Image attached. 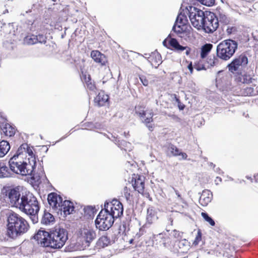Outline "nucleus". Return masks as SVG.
<instances>
[{
    "label": "nucleus",
    "mask_w": 258,
    "mask_h": 258,
    "mask_svg": "<svg viewBox=\"0 0 258 258\" xmlns=\"http://www.w3.org/2000/svg\"><path fill=\"white\" fill-rule=\"evenodd\" d=\"M147 127L149 128V129L150 130H152V127H152V126H151V125H147Z\"/></svg>",
    "instance_id": "obj_55"
},
{
    "label": "nucleus",
    "mask_w": 258,
    "mask_h": 258,
    "mask_svg": "<svg viewBox=\"0 0 258 258\" xmlns=\"http://www.w3.org/2000/svg\"><path fill=\"white\" fill-rule=\"evenodd\" d=\"M114 219L109 214V209L102 210L98 215L95 220V225L97 228L100 230H107L112 225Z\"/></svg>",
    "instance_id": "obj_6"
},
{
    "label": "nucleus",
    "mask_w": 258,
    "mask_h": 258,
    "mask_svg": "<svg viewBox=\"0 0 258 258\" xmlns=\"http://www.w3.org/2000/svg\"><path fill=\"white\" fill-rule=\"evenodd\" d=\"M140 79L144 86H147L148 85V80L145 77L142 76L140 77Z\"/></svg>",
    "instance_id": "obj_44"
},
{
    "label": "nucleus",
    "mask_w": 258,
    "mask_h": 258,
    "mask_svg": "<svg viewBox=\"0 0 258 258\" xmlns=\"http://www.w3.org/2000/svg\"><path fill=\"white\" fill-rule=\"evenodd\" d=\"M186 22V17L183 15H179L177 16L175 23L181 25L182 26H185Z\"/></svg>",
    "instance_id": "obj_36"
},
{
    "label": "nucleus",
    "mask_w": 258,
    "mask_h": 258,
    "mask_svg": "<svg viewBox=\"0 0 258 258\" xmlns=\"http://www.w3.org/2000/svg\"><path fill=\"white\" fill-rule=\"evenodd\" d=\"M213 45L211 44H206L201 48V57L202 58H205L211 51Z\"/></svg>",
    "instance_id": "obj_28"
},
{
    "label": "nucleus",
    "mask_w": 258,
    "mask_h": 258,
    "mask_svg": "<svg viewBox=\"0 0 258 258\" xmlns=\"http://www.w3.org/2000/svg\"><path fill=\"white\" fill-rule=\"evenodd\" d=\"M237 43L233 40L227 39L220 42L217 46V56L224 60H229L237 49Z\"/></svg>",
    "instance_id": "obj_5"
},
{
    "label": "nucleus",
    "mask_w": 258,
    "mask_h": 258,
    "mask_svg": "<svg viewBox=\"0 0 258 258\" xmlns=\"http://www.w3.org/2000/svg\"><path fill=\"white\" fill-rule=\"evenodd\" d=\"M10 149L9 143L6 141L0 142V158L4 157Z\"/></svg>",
    "instance_id": "obj_23"
},
{
    "label": "nucleus",
    "mask_w": 258,
    "mask_h": 258,
    "mask_svg": "<svg viewBox=\"0 0 258 258\" xmlns=\"http://www.w3.org/2000/svg\"><path fill=\"white\" fill-rule=\"evenodd\" d=\"M218 26L217 16L213 13L206 12V18L201 29H203L206 33H213L216 30Z\"/></svg>",
    "instance_id": "obj_9"
},
{
    "label": "nucleus",
    "mask_w": 258,
    "mask_h": 258,
    "mask_svg": "<svg viewBox=\"0 0 258 258\" xmlns=\"http://www.w3.org/2000/svg\"><path fill=\"white\" fill-rule=\"evenodd\" d=\"M132 241H133V239L131 240V241H130V243H132Z\"/></svg>",
    "instance_id": "obj_58"
},
{
    "label": "nucleus",
    "mask_w": 258,
    "mask_h": 258,
    "mask_svg": "<svg viewBox=\"0 0 258 258\" xmlns=\"http://www.w3.org/2000/svg\"><path fill=\"white\" fill-rule=\"evenodd\" d=\"M22 187L18 186L10 189L8 191V196L12 206L18 208L22 199Z\"/></svg>",
    "instance_id": "obj_11"
},
{
    "label": "nucleus",
    "mask_w": 258,
    "mask_h": 258,
    "mask_svg": "<svg viewBox=\"0 0 258 258\" xmlns=\"http://www.w3.org/2000/svg\"><path fill=\"white\" fill-rule=\"evenodd\" d=\"M110 242V239L107 236H101L98 241V244L102 247L107 246Z\"/></svg>",
    "instance_id": "obj_32"
},
{
    "label": "nucleus",
    "mask_w": 258,
    "mask_h": 258,
    "mask_svg": "<svg viewBox=\"0 0 258 258\" xmlns=\"http://www.w3.org/2000/svg\"><path fill=\"white\" fill-rule=\"evenodd\" d=\"M256 180H258V174L255 176Z\"/></svg>",
    "instance_id": "obj_57"
},
{
    "label": "nucleus",
    "mask_w": 258,
    "mask_h": 258,
    "mask_svg": "<svg viewBox=\"0 0 258 258\" xmlns=\"http://www.w3.org/2000/svg\"><path fill=\"white\" fill-rule=\"evenodd\" d=\"M34 238L41 246L60 248L64 245L68 239V231L59 227L55 228L50 233L39 230L34 236Z\"/></svg>",
    "instance_id": "obj_1"
},
{
    "label": "nucleus",
    "mask_w": 258,
    "mask_h": 258,
    "mask_svg": "<svg viewBox=\"0 0 258 258\" xmlns=\"http://www.w3.org/2000/svg\"><path fill=\"white\" fill-rule=\"evenodd\" d=\"M231 258H233V257H231Z\"/></svg>",
    "instance_id": "obj_60"
},
{
    "label": "nucleus",
    "mask_w": 258,
    "mask_h": 258,
    "mask_svg": "<svg viewBox=\"0 0 258 258\" xmlns=\"http://www.w3.org/2000/svg\"><path fill=\"white\" fill-rule=\"evenodd\" d=\"M54 218L53 216L48 213L45 212L44 213L43 216L41 219V223L44 225H50L54 223Z\"/></svg>",
    "instance_id": "obj_24"
},
{
    "label": "nucleus",
    "mask_w": 258,
    "mask_h": 258,
    "mask_svg": "<svg viewBox=\"0 0 258 258\" xmlns=\"http://www.w3.org/2000/svg\"><path fill=\"white\" fill-rule=\"evenodd\" d=\"M169 40V38H167L163 41V45L165 46L166 47L168 48H170V46L168 44V41Z\"/></svg>",
    "instance_id": "obj_49"
},
{
    "label": "nucleus",
    "mask_w": 258,
    "mask_h": 258,
    "mask_svg": "<svg viewBox=\"0 0 258 258\" xmlns=\"http://www.w3.org/2000/svg\"><path fill=\"white\" fill-rule=\"evenodd\" d=\"M168 151L170 152V155L177 156L180 153V150L175 146L170 145L168 148Z\"/></svg>",
    "instance_id": "obj_34"
},
{
    "label": "nucleus",
    "mask_w": 258,
    "mask_h": 258,
    "mask_svg": "<svg viewBox=\"0 0 258 258\" xmlns=\"http://www.w3.org/2000/svg\"><path fill=\"white\" fill-rule=\"evenodd\" d=\"M248 62L247 57L245 54H242L235 57L228 64L227 68L230 72L239 74L246 68Z\"/></svg>",
    "instance_id": "obj_8"
},
{
    "label": "nucleus",
    "mask_w": 258,
    "mask_h": 258,
    "mask_svg": "<svg viewBox=\"0 0 258 258\" xmlns=\"http://www.w3.org/2000/svg\"><path fill=\"white\" fill-rule=\"evenodd\" d=\"M173 190H174L175 192V194L177 195V197L179 199H181V196L179 194V192L176 190L174 188H173Z\"/></svg>",
    "instance_id": "obj_53"
},
{
    "label": "nucleus",
    "mask_w": 258,
    "mask_h": 258,
    "mask_svg": "<svg viewBox=\"0 0 258 258\" xmlns=\"http://www.w3.org/2000/svg\"><path fill=\"white\" fill-rule=\"evenodd\" d=\"M217 19L218 20V23L220 22L225 25L228 24L230 21L228 17L225 14L222 13H219Z\"/></svg>",
    "instance_id": "obj_33"
},
{
    "label": "nucleus",
    "mask_w": 258,
    "mask_h": 258,
    "mask_svg": "<svg viewBox=\"0 0 258 258\" xmlns=\"http://www.w3.org/2000/svg\"><path fill=\"white\" fill-rule=\"evenodd\" d=\"M104 209H108L109 210V214L114 219L122 215L123 206L118 201H115L114 203H106L104 204Z\"/></svg>",
    "instance_id": "obj_12"
},
{
    "label": "nucleus",
    "mask_w": 258,
    "mask_h": 258,
    "mask_svg": "<svg viewBox=\"0 0 258 258\" xmlns=\"http://www.w3.org/2000/svg\"><path fill=\"white\" fill-rule=\"evenodd\" d=\"M133 185L135 190H137L139 193L143 194L144 190V177L139 176L138 178L135 179Z\"/></svg>",
    "instance_id": "obj_19"
},
{
    "label": "nucleus",
    "mask_w": 258,
    "mask_h": 258,
    "mask_svg": "<svg viewBox=\"0 0 258 258\" xmlns=\"http://www.w3.org/2000/svg\"><path fill=\"white\" fill-rule=\"evenodd\" d=\"M240 74L236 78L237 82L241 83L242 84H250L252 83L254 79L250 75H248L245 73L244 74Z\"/></svg>",
    "instance_id": "obj_22"
},
{
    "label": "nucleus",
    "mask_w": 258,
    "mask_h": 258,
    "mask_svg": "<svg viewBox=\"0 0 258 258\" xmlns=\"http://www.w3.org/2000/svg\"><path fill=\"white\" fill-rule=\"evenodd\" d=\"M187 68L190 71V73L192 74L193 71V68L191 62H190V63L188 65Z\"/></svg>",
    "instance_id": "obj_52"
},
{
    "label": "nucleus",
    "mask_w": 258,
    "mask_h": 258,
    "mask_svg": "<svg viewBox=\"0 0 258 258\" xmlns=\"http://www.w3.org/2000/svg\"><path fill=\"white\" fill-rule=\"evenodd\" d=\"M10 176L8 168L2 163H0V177H8Z\"/></svg>",
    "instance_id": "obj_29"
},
{
    "label": "nucleus",
    "mask_w": 258,
    "mask_h": 258,
    "mask_svg": "<svg viewBox=\"0 0 258 258\" xmlns=\"http://www.w3.org/2000/svg\"><path fill=\"white\" fill-rule=\"evenodd\" d=\"M157 212L152 207L147 209L146 216V223L145 226L148 224L151 225L155 223L158 219Z\"/></svg>",
    "instance_id": "obj_16"
},
{
    "label": "nucleus",
    "mask_w": 258,
    "mask_h": 258,
    "mask_svg": "<svg viewBox=\"0 0 258 258\" xmlns=\"http://www.w3.org/2000/svg\"><path fill=\"white\" fill-rule=\"evenodd\" d=\"M139 115L141 117H146V118L144 119V122L146 124L149 123L153 121L152 117L153 114L152 112L147 113L143 111V112H140Z\"/></svg>",
    "instance_id": "obj_30"
},
{
    "label": "nucleus",
    "mask_w": 258,
    "mask_h": 258,
    "mask_svg": "<svg viewBox=\"0 0 258 258\" xmlns=\"http://www.w3.org/2000/svg\"><path fill=\"white\" fill-rule=\"evenodd\" d=\"M47 200L50 206L57 212L61 204V198L55 193H51L48 195Z\"/></svg>",
    "instance_id": "obj_13"
},
{
    "label": "nucleus",
    "mask_w": 258,
    "mask_h": 258,
    "mask_svg": "<svg viewBox=\"0 0 258 258\" xmlns=\"http://www.w3.org/2000/svg\"><path fill=\"white\" fill-rule=\"evenodd\" d=\"M74 207L73 204L69 201H64L60 205V208L58 209L57 212H63L64 215L71 214L74 211Z\"/></svg>",
    "instance_id": "obj_15"
},
{
    "label": "nucleus",
    "mask_w": 258,
    "mask_h": 258,
    "mask_svg": "<svg viewBox=\"0 0 258 258\" xmlns=\"http://www.w3.org/2000/svg\"><path fill=\"white\" fill-rule=\"evenodd\" d=\"M109 99V97L107 95L105 94L104 92L99 93L98 95L95 98V103L98 106H101L107 102Z\"/></svg>",
    "instance_id": "obj_20"
},
{
    "label": "nucleus",
    "mask_w": 258,
    "mask_h": 258,
    "mask_svg": "<svg viewBox=\"0 0 258 258\" xmlns=\"http://www.w3.org/2000/svg\"><path fill=\"white\" fill-rule=\"evenodd\" d=\"M2 130L5 135L8 137H12L15 134V129L8 123L3 125Z\"/></svg>",
    "instance_id": "obj_25"
},
{
    "label": "nucleus",
    "mask_w": 258,
    "mask_h": 258,
    "mask_svg": "<svg viewBox=\"0 0 258 258\" xmlns=\"http://www.w3.org/2000/svg\"><path fill=\"white\" fill-rule=\"evenodd\" d=\"M206 12L194 8V11L189 12V18L194 27L201 29L206 18Z\"/></svg>",
    "instance_id": "obj_10"
},
{
    "label": "nucleus",
    "mask_w": 258,
    "mask_h": 258,
    "mask_svg": "<svg viewBox=\"0 0 258 258\" xmlns=\"http://www.w3.org/2000/svg\"><path fill=\"white\" fill-rule=\"evenodd\" d=\"M164 237V234L162 233H160L157 235L154 236V239L156 241L158 240L162 239Z\"/></svg>",
    "instance_id": "obj_45"
},
{
    "label": "nucleus",
    "mask_w": 258,
    "mask_h": 258,
    "mask_svg": "<svg viewBox=\"0 0 258 258\" xmlns=\"http://www.w3.org/2000/svg\"><path fill=\"white\" fill-rule=\"evenodd\" d=\"M124 197L127 201H131V194L129 189L127 187H125L123 189Z\"/></svg>",
    "instance_id": "obj_42"
},
{
    "label": "nucleus",
    "mask_w": 258,
    "mask_h": 258,
    "mask_svg": "<svg viewBox=\"0 0 258 258\" xmlns=\"http://www.w3.org/2000/svg\"><path fill=\"white\" fill-rule=\"evenodd\" d=\"M178 155L181 156L182 159H186L187 157V155H186V153L181 152L180 151Z\"/></svg>",
    "instance_id": "obj_51"
},
{
    "label": "nucleus",
    "mask_w": 258,
    "mask_h": 258,
    "mask_svg": "<svg viewBox=\"0 0 258 258\" xmlns=\"http://www.w3.org/2000/svg\"><path fill=\"white\" fill-rule=\"evenodd\" d=\"M27 155L28 157H34L32 149L28 146L27 144H23L18 148L16 153L13 156H18L24 159V156L27 158Z\"/></svg>",
    "instance_id": "obj_14"
},
{
    "label": "nucleus",
    "mask_w": 258,
    "mask_h": 258,
    "mask_svg": "<svg viewBox=\"0 0 258 258\" xmlns=\"http://www.w3.org/2000/svg\"><path fill=\"white\" fill-rule=\"evenodd\" d=\"M177 244L179 250H180V252H184L186 251L189 247V243L185 239L179 240Z\"/></svg>",
    "instance_id": "obj_27"
},
{
    "label": "nucleus",
    "mask_w": 258,
    "mask_h": 258,
    "mask_svg": "<svg viewBox=\"0 0 258 258\" xmlns=\"http://www.w3.org/2000/svg\"><path fill=\"white\" fill-rule=\"evenodd\" d=\"M10 168L13 172L26 176L31 174L36 164L34 157L23 159L17 156H13L9 162Z\"/></svg>",
    "instance_id": "obj_3"
},
{
    "label": "nucleus",
    "mask_w": 258,
    "mask_h": 258,
    "mask_svg": "<svg viewBox=\"0 0 258 258\" xmlns=\"http://www.w3.org/2000/svg\"><path fill=\"white\" fill-rule=\"evenodd\" d=\"M91 56L92 59L97 63L101 65H105L107 61L105 56L98 50H93L91 53Z\"/></svg>",
    "instance_id": "obj_17"
},
{
    "label": "nucleus",
    "mask_w": 258,
    "mask_h": 258,
    "mask_svg": "<svg viewBox=\"0 0 258 258\" xmlns=\"http://www.w3.org/2000/svg\"><path fill=\"white\" fill-rule=\"evenodd\" d=\"M201 4L206 6H212L215 3V0H197Z\"/></svg>",
    "instance_id": "obj_38"
},
{
    "label": "nucleus",
    "mask_w": 258,
    "mask_h": 258,
    "mask_svg": "<svg viewBox=\"0 0 258 258\" xmlns=\"http://www.w3.org/2000/svg\"><path fill=\"white\" fill-rule=\"evenodd\" d=\"M185 29V26H182L181 25L176 23L173 26L172 30L177 34L182 33Z\"/></svg>",
    "instance_id": "obj_35"
},
{
    "label": "nucleus",
    "mask_w": 258,
    "mask_h": 258,
    "mask_svg": "<svg viewBox=\"0 0 258 258\" xmlns=\"http://www.w3.org/2000/svg\"><path fill=\"white\" fill-rule=\"evenodd\" d=\"M36 36L34 35H29L25 37L24 43L28 45H33L37 43Z\"/></svg>",
    "instance_id": "obj_31"
},
{
    "label": "nucleus",
    "mask_w": 258,
    "mask_h": 258,
    "mask_svg": "<svg viewBox=\"0 0 258 258\" xmlns=\"http://www.w3.org/2000/svg\"><path fill=\"white\" fill-rule=\"evenodd\" d=\"M87 88L89 89L90 90H94L95 88V87L93 84L92 83H86Z\"/></svg>",
    "instance_id": "obj_48"
},
{
    "label": "nucleus",
    "mask_w": 258,
    "mask_h": 258,
    "mask_svg": "<svg viewBox=\"0 0 258 258\" xmlns=\"http://www.w3.org/2000/svg\"><path fill=\"white\" fill-rule=\"evenodd\" d=\"M226 31L228 35H230L236 31V28L233 26H228Z\"/></svg>",
    "instance_id": "obj_43"
},
{
    "label": "nucleus",
    "mask_w": 258,
    "mask_h": 258,
    "mask_svg": "<svg viewBox=\"0 0 258 258\" xmlns=\"http://www.w3.org/2000/svg\"><path fill=\"white\" fill-rule=\"evenodd\" d=\"M142 118H142V120H143V121H144V119L143 120V118H144V117H142Z\"/></svg>",
    "instance_id": "obj_59"
},
{
    "label": "nucleus",
    "mask_w": 258,
    "mask_h": 258,
    "mask_svg": "<svg viewBox=\"0 0 258 258\" xmlns=\"http://www.w3.org/2000/svg\"><path fill=\"white\" fill-rule=\"evenodd\" d=\"M174 236L176 238H178L180 236V232L176 230H174L173 232Z\"/></svg>",
    "instance_id": "obj_50"
},
{
    "label": "nucleus",
    "mask_w": 258,
    "mask_h": 258,
    "mask_svg": "<svg viewBox=\"0 0 258 258\" xmlns=\"http://www.w3.org/2000/svg\"><path fill=\"white\" fill-rule=\"evenodd\" d=\"M37 43L45 44L46 42V37L43 35H38L36 36Z\"/></svg>",
    "instance_id": "obj_39"
},
{
    "label": "nucleus",
    "mask_w": 258,
    "mask_h": 258,
    "mask_svg": "<svg viewBox=\"0 0 258 258\" xmlns=\"http://www.w3.org/2000/svg\"><path fill=\"white\" fill-rule=\"evenodd\" d=\"M27 215L35 216L39 211L38 202L32 194H22V199L18 208Z\"/></svg>",
    "instance_id": "obj_4"
},
{
    "label": "nucleus",
    "mask_w": 258,
    "mask_h": 258,
    "mask_svg": "<svg viewBox=\"0 0 258 258\" xmlns=\"http://www.w3.org/2000/svg\"><path fill=\"white\" fill-rule=\"evenodd\" d=\"M175 98L176 102L178 103V106L179 109L180 110H183L185 106L183 104H181L179 99L177 98L176 97H175Z\"/></svg>",
    "instance_id": "obj_47"
},
{
    "label": "nucleus",
    "mask_w": 258,
    "mask_h": 258,
    "mask_svg": "<svg viewBox=\"0 0 258 258\" xmlns=\"http://www.w3.org/2000/svg\"><path fill=\"white\" fill-rule=\"evenodd\" d=\"M185 47L186 48V49H185L186 50L185 54H186V55H188L190 53V49L187 47Z\"/></svg>",
    "instance_id": "obj_54"
},
{
    "label": "nucleus",
    "mask_w": 258,
    "mask_h": 258,
    "mask_svg": "<svg viewBox=\"0 0 258 258\" xmlns=\"http://www.w3.org/2000/svg\"><path fill=\"white\" fill-rule=\"evenodd\" d=\"M95 237L96 233L95 231L89 226L82 227L78 231V240L82 243V248L83 249L88 247Z\"/></svg>",
    "instance_id": "obj_7"
},
{
    "label": "nucleus",
    "mask_w": 258,
    "mask_h": 258,
    "mask_svg": "<svg viewBox=\"0 0 258 258\" xmlns=\"http://www.w3.org/2000/svg\"><path fill=\"white\" fill-rule=\"evenodd\" d=\"M30 175H31V179L36 185H39L41 182L42 178H43L45 177L44 173L42 171L39 172L34 173L32 172V174Z\"/></svg>",
    "instance_id": "obj_26"
},
{
    "label": "nucleus",
    "mask_w": 258,
    "mask_h": 258,
    "mask_svg": "<svg viewBox=\"0 0 258 258\" xmlns=\"http://www.w3.org/2000/svg\"><path fill=\"white\" fill-rule=\"evenodd\" d=\"M218 58L215 57V56H213V58H209V60L208 61V63L211 66H214L217 65L218 63Z\"/></svg>",
    "instance_id": "obj_40"
},
{
    "label": "nucleus",
    "mask_w": 258,
    "mask_h": 258,
    "mask_svg": "<svg viewBox=\"0 0 258 258\" xmlns=\"http://www.w3.org/2000/svg\"><path fill=\"white\" fill-rule=\"evenodd\" d=\"M212 199V193L209 190H203L199 199V203L202 206H206Z\"/></svg>",
    "instance_id": "obj_18"
},
{
    "label": "nucleus",
    "mask_w": 258,
    "mask_h": 258,
    "mask_svg": "<svg viewBox=\"0 0 258 258\" xmlns=\"http://www.w3.org/2000/svg\"><path fill=\"white\" fill-rule=\"evenodd\" d=\"M168 44L170 49H173L176 51H183L186 49L185 47L180 45L175 38H170L168 41Z\"/></svg>",
    "instance_id": "obj_21"
},
{
    "label": "nucleus",
    "mask_w": 258,
    "mask_h": 258,
    "mask_svg": "<svg viewBox=\"0 0 258 258\" xmlns=\"http://www.w3.org/2000/svg\"><path fill=\"white\" fill-rule=\"evenodd\" d=\"M144 233V228L143 227V228H141L139 230V233H137L136 235V237L137 238H139Z\"/></svg>",
    "instance_id": "obj_46"
},
{
    "label": "nucleus",
    "mask_w": 258,
    "mask_h": 258,
    "mask_svg": "<svg viewBox=\"0 0 258 258\" xmlns=\"http://www.w3.org/2000/svg\"><path fill=\"white\" fill-rule=\"evenodd\" d=\"M196 238H197V240H199V238H201V236L199 234V236H198Z\"/></svg>",
    "instance_id": "obj_56"
},
{
    "label": "nucleus",
    "mask_w": 258,
    "mask_h": 258,
    "mask_svg": "<svg viewBox=\"0 0 258 258\" xmlns=\"http://www.w3.org/2000/svg\"><path fill=\"white\" fill-rule=\"evenodd\" d=\"M243 93L245 95H252L254 94V89L251 87H247L244 89V92Z\"/></svg>",
    "instance_id": "obj_41"
},
{
    "label": "nucleus",
    "mask_w": 258,
    "mask_h": 258,
    "mask_svg": "<svg viewBox=\"0 0 258 258\" xmlns=\"http://www.w3.org/2000/svg\"><path fill=\"white\" fill-rule=\"evenodd\" d=\"M7 228L5 232V239H15L18 236L27 231L29 224L27 221L19 214L13 212L7 214Z\"/></svg>",
    "instance_id": "obj_2"
},
{
    "label": "nucleus",
    "mask_w": 258,
    "mask_h": 258,
    "mask_svg": "<svg viewBox=\"0 0 258 258\" xmlns=\"http://www.w3.org/2000/svg\"><path fill=\"white\" fill-rule=\"evenodd\" d=\"M201 215L202 217L205 219V220L208 222L211 226L215 225V223L214 221L209 216L208 214L206 213L202 212L201 213Z\"/></svg>",
    "instance_id": "obj_37"
}]
</instances>
